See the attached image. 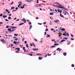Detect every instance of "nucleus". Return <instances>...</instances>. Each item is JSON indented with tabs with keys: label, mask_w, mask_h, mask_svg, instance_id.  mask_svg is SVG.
I'll use <instances>...</instances> for the list:
<instances>
[{
	"label": "nucleus",
	"mask_w": 75,
	"mask_h": 75,
	"mask_svg": "<svg viewBox=\"0 0 75 75\" xmlns=\"http://www.w3.org/2000/svg\"><path fill=\"white\" fill-rule=\"evenodd\" d=\"M54 4H58V5H59V4L58 2H56L55 3H54Z\"/></svg>",
	"instance_id": "cd10ccee"
},
{
	"label": "nucleus",
	"mask_w": 75,
	"mask_h": 75,
	"mask_svg": "<svg viewBox=\"0 0 75 75\" xmlns=\"http://www.w3.org/2000/svg\"><path fill=\"white\" fill-rule=\"evenodd\" d=\"M47 23L46 22H45L44 23H43V24H46Z\"/></svg>",
	"instance_id": "603ef678"
},
{
	"label": "nucleus",
	"mask_w": 75,
	"mask_h": 75,
	"mask_svg": "<svg viewBox=\"0 0 75 75\" xmlns=\"http://www.w3.org/2000/svg\"><path fill=\"white\" fill-rule=\"evenodd\" d=\"M29 25H31V23L30 22H29Z\"/></svg>",
	"instance_id": "de8ad7c7"
},
{
	"label": "nucleus",
	"mask_w": 75,
	"mask_h": 75,
	"mask_svg": "<svg viewBox=\"0 0 75 75\" xmlns=\"http://www.w3.org/2000/svg\"><path fill=\"white\" fill-rule=\"evenodd\" d=\"M74 64H72L71 65V67H74Z\"/></svg>",
	"instance_id": "f704fd0d"
},
{
	"label": "nucleus",
	"mask_w": 75,
	"mask_h": 75,
	"mask_svg": "<svg viewBox=\"0 0 75 75\" xmlns=\"http://www.w3.org/2000/svg\"><path fill=\"white\" fill-rule=\"evenodd\" d=\"M25 40V38H23L22 39V40H23V41H24V40Z\"/></svg>",
	"instance_id": "c9c22d12"
},
{
	"label": "nucleus",
	"mask_w": 75,
	"mask_h": 75,
	"mask_svg": "<svg viewBox=\"0 0 75 75\" xmlns=\"http://www.w3.org/2000/svg\"><path fill=\"white\" fill-rule=\"evenodd\" d=\"M36 7H40V5L39 4H38L36 5Z\"/></svg>",
	"instance_id": "9d476101"
},
{
	"label": "nucleus",
	"mask_w": 75,
	"mask_h": 75,
	"mask_svg": "<svg viewBox=\"0 0 75 75\" xmlns=\"http://www.w3.org/2000/svg\"><path fill=\"white\" fill-rule=\"evenodd\" d=\"M15 30H16V29H14V30H11V31L10 32V33H11V32H13L14 31H15Z\"/></svg>",
	"instance_id": "f3484780"
},
{
	"label": "nucleus",
	"mask_w": 75,
	"mask_h": 75,
	"mask_svg": "<svg viewBox=\"0 0 75 75\" xmlns=\"http://www.w3.org/2000/svg\"><path fill=\"white\" fill-rule=\"evenodd\" d=\"M54 47H55V46L53 45V46H52L51 47V48H54Z\"/></svg>",
	"instance_id": "dca6fc26"
},
{
	"label": "nucleus",
	"mask_w": 75,
	"mask_h": 75,
	"mask_svg": "<svg viewBox=\"0 0 75 75\" xmlns=\"http://www.w3.org/2000/svg\"><path fill=\"white\" fill-rule=\"evenodd\" d=\"M10 28H11V29H16L17 28V27L11 26L10 27Z\"/></svg>",
	"instance_id": "f257e3e1"
},
{
	"label": "nucleus",
	"mask_w": 75,
	"mask_h": 75,
	"mask_svg": "<svg viewBox=\"0 0 75 75\" xmlns=\"http://www.w3.org/2000/svg\"><path fill=\"white\" fill-rule=\"evenodd\" d=\"M7 30L8 31H11V29L8 28V29Z\"/></svg>",
	"instance_id": "aec40b11"
},
{
	"label": "nucleus",
	"mask_w": 75,
	"mask_h": 75,
	"mask_svg": "<svg viewBox=\"0 0 75 75\" xmlns=\"http://www.w3.org/2000/svg\"><path fill=\"white\" fill-rule=\"evenodd\" d=\"M36 19L37 20V19H38V17H36Z\"/></svg>",
	"instance_id": "69168bd1"
},
{
	"label": "nucleus",
	"mask_w": 75,
	"mask_h": 75,
	"mask_svg": "<svg viewBox=\"0 0 75 75\" xmlns=\"http://www.w3.org/2000/svg\"><path fill=\"white\" fill-rule=\"evenodd\" d=\"M48 37H50V35L49 34H47L46 38H48Z\"/></svg>",
	"instance_id": "9b49d317"
},
{
	"label": "nucleus",
	"mask_w": 75,
	"mask_h": 75,
	"mask_svg": "<svg viewBox=\"0 0 75 75\" xmlns=\"http://www.w3.org/2000/svg\"><path fill=\"white\" fill-rule=\"evenodd\" d=\"M31 28H32V25H30V27L29 30H30Z\"/></svg>",
	"instance_id": "393cba45"
},
{
	"label": "nucleus",
	"mask_w": 75,
	"mask_h": 75,
	"mask_svg": "<svg viewBox=\"0 0 75 75\" xmlns=\"http://www.w3.org/2000/svg\"><path fill=\"white\" fill-rule=\"evenodd\" d=\"M62 5H59V6H56V7H57V8H62Z\"/></svg>",
	"instance_id": "f03ea898"
},
{
	"label": "nucleus",
	"mask_w": 75,
	"mask_h": 75,
	"mask_svg": "<svg viewBox=\"0 0 75 75\" xmlns=\"http://www.w3.org/2000/svg\"><path fill=\"white\" fill-rule=\"evenodd\" d=\"M33 51H38V49H34V48H33Z\"/></svg>",
	"instance_id": "6e6552de"
},
{
	"label": "nucleus",
	"mask_w": 75,
	"mask_h": 75,
	"mask_svg": "<svg viewBox=\"0 0 75 75\" xmlns=\"http://www.w3.org/2000/svg\"><path fill=\"white\" fill-rule=\"evenodd\" d=\"M48 31V29H47V30H45L46 31Z\"/></svg>",
	"instance_id": "6e6d98bb"
},
{
	"label": "nucleus",
	"mask_w": 75,
	"mask_h": 75,
	"mask_svg": "<svg viewBox=\"0 0 75 75\" xmlns=\"http://www.w3.org/2000/svg\"><path fill=\"white\" fill-rule=\"evenodd\" d=\"M58 51H59V52H60V51H61V50H62V49H60L59 48H57V51H58Z\"/></svg>",
	"instance_id": "39448f33"
},
{
	"label": "nucleus",
	"mask_w": 75,
	"mask_h": 75,
	"mask_svg": "<svg viewBox=\"0 0 75 75\" xmlns=\"http://www.w3.org/2000/svg\"><path fill=\"white\" fill-rule=\"evenodd\" d=\"M50 15H53L54 14V13H50Z\"/></svg>",
	"instance_id": "b1692460"
},
{
	"label": "nucleus",
	"mask_w": 75,
	"mask_h": 75,
	"mask_svg": "<svg viewBox=\"0 0 75 75\" xmlns=\"http://www.w3.org/2000/svg\"><path fill=\"white\" fill-rule=\"evenodd\" d=\"M16 50H17V51L16 52V53H18V51H20V49L18 48H17L16 49Z\"/></svg>",
	"instance_id": "7ed1b4c3"
},
{
	"label": "nucleus",
	"mask_w": 75,
	"mask_h": 75,
	"mask_svg": "<svg viewBox=\"0 0 75 75\" xmlns=\"http://www.w3.org/2000/svg\"><path fill=\"white\" fill-rule=\"evenodd\" d=\"M0 17H1V16H3V14H1L0 15Z\"/></svg>",
	"instance_id": "09e8293b"
},
{
	"label": "nucleus",
	"mask_w": 75,
	"mask_h": 75,
	"mask_svg": "<svg viewBox=\"0 0 75 75\" xmlns=\"http://www.w3.org/2000/svg\"><path fill=\"white\" fill-rule=\"evenodd\" d=\"M3 18H6V16H5L4 15L3 16Z\"/></svg>",
	"instance_id": "a18cd8bd"
},
{
	"label": "nucleus",
	"mask_w": 75,
	"mask_h": 75,
	"mask_svg": "<svg viewBox=\"0 0 75 75\" xmlns=\"http://www.w3.org/2000/svg\"><path fill=\"white\" fill-rule=\"evenodd\" d=\"M21 21H23V22H24V21H26L25 20V19L24 18H23L22 19Z\"/></svg>",
	"instance_id": "0eeeda50"
},
{
	"label": "nucleus",
	"mask_w": 75,
	"mask_h": 75,
	"mask_svg": "<svg viewBox=\"0 0 75 75\" xmlns=\"http://www.w3.org/2000/svg\"><path fill=\"white\" fill-rule=\"evenodd\" d=\"M5 21H9L7 19H6L5 20Z\"/></svg>",
	"instance_id": "58836bf2"
},
{
	"label": "nucleus",
	"mask_w": 75,
	"mask_h": 75,
	"mask_svg": "<svg viewBox=\"0 0 75 75\" xmlns=\"http://www.w3.org/2000/svg\"><path fill=\"white\" fill-rule=\"evenodd\" d=\"M15 41H17L18 40V39H15Z\"/></svg>",
	"instance_id": "774afa93"
},
{
	"label": "nucleus",
	"mask_w": 75,
	"mask_h": 75,
	"mask_svg": "<svg viewBox=\"0 0 75 75\" xmlns=\"http://www.w3.org/2000/svg\"><path fill=\"white\" fill-rule=\"evenodd\" d=\"M6 12H8L9 11H8V9H6Z\"/></svg>",
	"instance_id": "7c9ffc66"
},
{
	"label": "nucleus",
	"mask_w": 75,
	"mask_h": 75,
	"mask_svg": "<svg viewBox=\"0 0 75 75\" xmlns=\"http://www.w3.org/2000/svg\"><path fill=\"white\" fill-rule=\"evenodd\" d=\"M60 11V10L59 9H58V12H59Z\"/></svg>",
	"instance_id": "c03bdc74"
},
{
	"label": "nucleus",
	"mask_w": 75,
	"mask_h": 75,
	"mask_svg": "<svg viewBox=\"0 0 75 75\" xmlns=\"http://www.w3.org/2000/svg\"><path fill=\"white\" fill-rule=\"evenodd\" d=\"M63 35H65L66 36H67V35H65V33H63Z\"/></svg>",
	"instance_id": "4c0bfd02"
},
{
	"label": "nucleus",
	"mask_w": 75,
	"mask_h": 75,
	"mask_svg": "<svg viewBox=\"0 0 75 75\" xmlns=\"http://www.w3.org/2000/svg\"><path fill=\"white\" fill-rule=\"evenodd\" d=\"M14 35H15V36H17V35H18V34H14Z\"/></svg>",
	"instance_id": "473e14b6"
},
{
	"label": "nucleus",
	"mask_w": 75,
	"mask_h": 75,
	"mask_svg": "<svg viewBox=\"0 0 75 75\" xmlns=\"http://www.w3.org/2000/svg\"><path fill=\"white\" fill-rule=\"evenodd\" d=\"M65 41V40H62V41H61V42H62L63 41Z\"/></svg>",
	"instance_id": "5701e85b"
},
{
	"label": "nucleus",
	"mask_w": 75,
	"mask_h": 75,
	"mask_svg": "<svg viewBox=\"0 0 75 75\" xmlns=\"http://www.w3.org/2000/svg\"><path fill=\"white\" fill-rule=\"evenodd\" d=\"M59 12H60V13H62V11L60 10Z\"/></svg>",
	"instance_id": "4d7b16f0"
},
{
	"label": "nucleus",
	"mask_w": 75,
	"mask_h": 75,
	"mask_svg": "<svg viewBox=\"0 0 75 75\" xmlns=\"http://www.w3.org/2000/svg\"><path fill=\"white\" fill-rule=\"evenodd\" d=\"M54 23H58V22H59V20H55V21H54Z\"/></svg>",
	"instance_id": "423d86ee"
},
{
	"label": "nucleus",
	"mask_w": 75,
	"mask_h": 75,
	"mask_svg": "<svg viewBox=\"0 0 75 75\" xmlns=\"http://www.w3.org/2000/svg\"><path fill=\"white\" fill-rule=\"evenodd\" d=\"M13 44H15V45H16V41H14V42H13Z\"/></svg>",
	"instance_id": "72a5a7b5"
},
{
	"label": "nucleus",
	"mask_w": 75,
	"mask_h": 75,
	"mask_svg": "<svg viewBox=\"0 0 75 75\" xmlns=\"http://www.w3.org/2000/svg\"><path fill=\"white\" fill-rule=\"evenodd\" d=\"M63 55L64 56H66V55H67V53H63Z\"/></svg>",
	"instance_id": "6ab92c4d"
},
{
	"label": "nucleus",
	"mask_w": 75,
	"mask_h": 75,
	"mask_svg": "<svg viewBox=\"0 0 75 75\" xmlns=\"http://www.w3.org/2000/svg\"><path fill=\"white\" fill-rule=\"evenodd\" d=\"M46 34H47V33L45 32V34H44V35H46Z\"/></svg>",
	"instance_id": "8fccbe9b"
},
{
	"label": "nucleus",
	"mask_w": 75,
	"mask_h": 75,
	"mask_svg": "<svg viewBox=\"0 0 75 75\" xmlns=\"http://www.w3.org/2000/svg\"><path fill=\"white\" fill-rule=\"evenodd\" d=\"M51 31H53V30H54V29L53 28L51 29Z\"/></svg>",
	"instance_id": "5fc2aeb1"
},
{
	"label": "nucleus",
	"mask_w": 75,
	"mask_h": 75,
	"mask_svg": "<svg viewBox=\"0 0 75 75\" xmlns=\"http://www.w3.org/2000/svg\"><path fill=\"white\" fill-rule=\"evenodd\" d=\"M15 8L14 7H13L11 8V10H14Z\"/></svg>",
	"instance_id": "a211bd4d"
},
{
	"label": "nucleus",
	"mask_w": 75,
	"mask_h": 75,
	"mask_svg": "<svg viewBox=\"0 0 75 75\" xmlns=\"http://www.w3.org/2000/svg\"><path fill=\"white\" fill-rule=\"evenodd\" d=\"M60 16L61 17H63V18H64V17L62 15V14H60Z\"/></svg>",
	"instance_id": "1a4fd4ad"
},
{
	"label": "nucleus",
	"mask_w": 75,
	"mask_h": 75,
	"mask_svg": "<svg viewBox=\"0 0 75 75\" xmlns=\"http://www.w3.org/2000/svg\"><path fill=\"white\" fill-rule=\"evenodd\" d=\"M67 34V37H69V34H68V33H66Z\"/></svg>",
	"instance_id": "79ce46f5"
},
{
	"label": "nucleus",
	"mask_w": 75,
	"mask_h": 75,
	"mask_svg": "<svg viewBox=\"0 0 75 75\" xmlns=\"http://www.w3.org/2000/svg\"><path fill=\"white\" fill-rule=\"evenodd\" d=\"M29 55H30V56H33V54H29Z\"/></svg>",
	"instance_id": "13d9d810"
},
{
	"label": "nucleus",
	"mask_w": 75,
	"mask_h": 75,
	"mask_svg": "<svg viewBox=\"0 0 75 75\" xmlns=\"http://www.w3.org/2000/svg\"><path fill=\"white\" fill-rule=\"evenodd\" d=\"M35 41H36V42H37V40L36 39H34Z\"/></svg>",
	"instance_id": "864d4df0"
},
{
	"label": "nucleus",
	"mask_w": 75,
	"mask_h": 75,
	"mask_svg": "<svg viewBox=\"0 0 75 75\" xmlns=\"http://www.w3.org/2000/svg\"><path fill=\"white\" fill-rule=\"evenodd\" d=\"M25 44H27V41H25Z\"/></svg>",
	"instance_id": "0e129e2a"
},
{
	"label": "nucleus",
	"mask_w": 75,
	"mask_h": 75,
	"mask_svg": "<svg viewBox=\"0 0 75 75\" xmlns=\"http://www.w3.org/2000/svg\"><path fill=\"white\" fill-rule=\"evenodd\" d=\"M50 25H52V23L51 22H50Z\"/></svg>",
	"instance_id": "338daca9"
},
{
	"label": "nucleus",
	"mask_w": 75,
	"mask_h": 75,
	"mask_svg": "<svg viewBox=\"0 0 75 75\" xmlns=\"http://www.w3.org/2000/svg\"><path fill=\"white\" fill-rule=\"evenodd\" d=\"M55 40H52V41H55Z\"/></svg>",
	"instance_id": "052dcab7"
},
{
	"label": "nucleus",
	"mask_w": 75,
	"mask_h": 75,
	"mask_svg": "<svg viewBox=\"0 0 75 75\" xmlns=\"http://www.w3.org/2000/svg\"><path fill=\"white\" fill-rule=\"evenodd\" d=\"M55 11L56 12H57V9H55Z\"/></svg>",
	"instance_id": "680f3d73"
},
{
	"label": "nucleus",
	"mask_w": 75,
	"mask_h": 75,
	"mask_svg": "<svg viewBox=\"0 0 75 75\" xmlns=\"http://www.w3.org/2000/svg\"><path fill=\"white\" fill-rule=\"evenodd\" d=\"M54 45L57 46V45H59V44L58 43H56V44H54Z\"/></svg>",
	"instance_id": "2eb2a0df"
},
{
	"label": "nucleus",
	"mask_w": 75,
	"mask_h": 75,
	"mask_svg": "<svg viewBox=\"0 0 75 75\" xmlns=\"http://www.w3.org/2000/svg\"><path fill=\"white\" fill-rule=\"evenodd\" d=\"M8 27H9V26L7 25L6 26V28H8Z\"/></svg>",
	"instance_id": "e433bc0d"
},
{
	"label": "nucleus",
	"mask_w": 75,
	"mask_h": 75,
	"mask_svg": "<svg viewBox=\"0 0 75 75\" xmlns=\"http://www.w3.org/2000/svg\"><path fill=\"white\" fill-rule=\"evenodd\" d=\"M58 34L59 35V37H61V36L62 35V34L60 35H59V33H58Z\"/></svg>",
	"instance_id": "412c9836"
},
{
	"label": "nucleus",
	"mask_w": 75,
	"mask_h": 75,
	"mask_svg": "<svg viewBox=\"0 0 75 75\" xmlns=\"http://www.w3.org/2000/svg\"><path fill=\"white\" fill-rule=\"evenodd\" d=\"M21 4H19L18 6V7H20V6H21Z\"/></svg>",
	"instance_id": "a878e982"
},
{
	"label": "nucleus",
	"mask_w": 75,
	"mask_h": 75,
	"mask_svg": "<svg viewBox=\"0 0 75 75\" xmlns=\"http://www.w3.org/2000/svg\"><path fill=\"white\" fill-rule=\"evenodd\" d=\"M26 46L27 48H28V44H27L26 45Z\"/></svg>",
	"instance_id": "c756f323"
},
{
	"label": "nucleus",
	"mask_w": 75,
	"mask_h": 75,
	"mask_svg": "<svg viewBox=\"0 0 75 75\" xmlns=\"http://www.w3.org/2000/svg\"><path fill=\"white\" fill-rule=\"evenodd\" d=\"M9 37H12V35H9Z\"/></svg>",
	"instance_id": "ea45409f"
},
{
	"label": "nucleus",
	"mask_w": 75,
	"mask_h": 75,
	"mask_svg": "<svg viewBox=\"0 0 75 75\" xmlns=\"http://www.w3.org/2000/svg\"><path fill=\"white\" fill-rule=\"evenodd\" d=\"M64 11L65 13H67V14H68L69 16V13H68V12L65 11L64 10Z\"/></svg>",
	"instance_id": "ddd939ff"
},
{
	"label": "nucleus",
	"mask_w": 75,
	"mask_h": 75,
	"mask_svg": "<svg viewBox=\"0 0 75 75\" xmlns=\"http://www.w3.org/2000/svg\"><path fill=\"white\" fill-rule=\"evenodd\" d=\"M3 24V22H0V24Z\"/></svg>",
	"instance_id": "e2e57ef3"
},
{
	"label": "nucleus",
	"mask_w": 75,
	"mask_h": 75,
	"mask_svg": "<svg viewBox=\"0 0 75 75\" xmlns=\"http://www.w3.org/2000/svg\"><path fill=\"white\" fill-rule=\"evenodd\" d=\"M39 2H38V0H37V4H38Z\"/></svg>",
	"instance_id": "3c124183"
},
{
	"label": "nucleus",
	"mask_w": 75,
	"mask_h": 75,
	"mask_svg": "<svg viewBox=\"0 0 75 75\" xmlns=\"http://www.w3.org/2000/svg\"><path fill=\"white\" fill-rule=\"evenodd\" d=\"M14 3V2H13L11 4H10V5H12V4H13Z\"/></svg>",
	"instance_id": "49530a36"
},
{
	"label": "nucleus",
	"mask_w": 75,
	"mask_h": 75,
	"mask_svg": "<svg viewBox=\"0 0 75 75\" xmlns=\"http://www.w3.org/2000/svg\"><path fill=\"white\" fill-rule=\"evenodd\" d=\"M8 19H9V20H11V17H8Z\"/></svg>",
	"instance_id": "c85d7f7f"
},
{
	"label": "nucleus",
	"mask_w": 75,
	"mask_h": 75,
	"mask_svg": "<svg viewBox=\"0 0 75 75\" xmlns=\"http://www.w3.org/2000/svg\"><path fill=\"white\" fill-rule=\"evenodd\" d=\"M16 10H18V7H16Z\"/></svg>",
	"instance_id": "bf43d9fd"
},
{
	"label": "nucleus",
	"mask_w": 75,
	"mask_h": 75,
	"mask_svg": "<svg viewBox=\"0 0 75 75\" xmlns=\"http://www.w3.org/2000/svg\"><path fill=\"white\" fill-rule=\"evenodd\" d=\"M71 37H74V35H72V34H71Z\"/></svg>",
	"instance_id": "a19ab883"
},
{
	"label": "nucleus",
	"mask_w": 75,
	"mask_h": 75,
	"mask_svg": "<svg viewBox=\"0 0 75 75\" xmlns=\"http://www.w3.org/2000/svg\"><path fill=\"white\" fill-rule=\"evenodd\" d=\"M61 30L62 31H65V30L64 28H62V29H61Z\"/></svg>",
	"instance_id": "bb28decb"
},
{
	"label": "nucleus",
	"mask_w": 75,
	"mask_h": 75,
	"mask_svg": "<svg viewBox=\"0 0 75 75\" xmlns=\"http://www.w3.org/2000/svg\"><path fill=\"white\" fill-rule=\"evenodd\" d=\"M42 59V57H39V59L40 60H41Z\"/></svg>",
	"instance_id": "4468645a"
},
{
	"label": "nucleus",
	"mask_w": 75,
	"mask_h": 75,
	"mask_svg": "<svg viewBox=\"0 0 75 75\" xmlns=\"http://www.w3.org/2000/svg\"><path fill=\"white\" fill-rule=\"evenodd\" d=\"M24 24V23H21L20 24H19V25H23V24Z\"/></svg>",
	"instance_id": "f8f14e48"
},
{
	"label": "nucleus",
	"mask_w": 75,
	"mask_h": 75,
	"mask_svg": "<svg viewBox=\"0 0 75 75\" xmlns=\"http://www.w3.org/2000/svg\"><path fill=\"white\" fill-rule=\"evenodd\" d=\"M62 8H63V9H64L65 10H68L67 8L63 6H62Z\"/></svg>",
	"instance_id": "20e7f679"
},
{
	"label": "nucleus",
	"mask_w": 75,
	"mask_h": 75,
	"mask_svg": "<svg viewBox=\"0 0 75 75\" xmlns=\"http://www.w3.org/2000/svg\"><path fill=\"white\" fill-rule=\"evenodd\" d=\"M71 44V42H69L67 43V45H69Z\"/></svg>",
	"instance_id": "2f4dec72"
},
{
	"label": "nucleus",
	"mask_w": 75,
	"mask_h": 75,
	"mask_svg": "<svg viewBox=\"0 0 75 75\" xmlns=\"http://www.w3.org/2000/svg\"><path fill=\"white\" fill-rule=\"evenodd\" d=\"M36 55H41V54H39L38 53V54H36Z\"/></svg>",
	"instance_id": "37998d69"
},
{
	"label": "nucleus",
	"mask_w": 75,
	"mask_h": 75,
	"mask_svg": "<svg viewBox=\"0 0 75 75\" xmlns=\"http://www.w3.org/2000/svg\"><path fill=\"white\" fill-rule=\"evenodd\" d=\"M1 40L2 42H5V41L1 39Z\"/></svg>",
	"instance_id": "4be33fe9"
}]
</instances>
